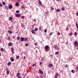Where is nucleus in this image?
I'll list each match as a JSON object with an SVG mask.
<instances>
[{"label": "nucleus", "instance_id": "1", "mask_svg": "<svg viewBox=\"0 0 78 78\" xmlns=\"http://www.w3.org/2000/svg\"><path fill=\"white\" fill-rule=\"evenodd\" d=\"M50 49V47L48 45H46L44 47V50L46 52H47L49 51Z\"/></svg>", "mask_w": 78, "mask_h": 78}, {"label": "nucleus", "instance_id": "2", "mask_svg": "<svg viewBox=\"0 0 78 78\" xmlns=\"http://www.w3.org/2000/svg\"><path fill=\"white\" fill-rule=\"evenodd\" d=\"M74 45L76 47H77L78 46V42L77 41H75L74 42Z\"/></svg>", "mask_w": 78, "mask_h": 78}, {"label": "nucleus", "instance_id": "3", "mask_svg": "<svg viewBox=\"0 0 78 78\" xmlns=\"http://www.w3.org/2000/svg\"><path fill=\"white\" fill-rule=\"evenodd\" d=\"M59 76V73H57L55 75L54 78H57Z\"/></svg>", "mask_w": 78, "mask_h": 78}, {"label": "nucleus", "instance_id": "4", "mask_svg": "<svg viewBox=\"0 0 78 78\" xmlns=\"http://www.w3.org/2000/svg\"><path fill=\"white\" fill-rule=\"evenodd\" d=\"M38 2L39 5H40V6H42V3H41V1L40 0H38Z\"/></svg>", "mask_w": 78, "mask_h": 78}, {"label": "nucleus", "instance_id": "5", "mask_svg": "<svg viewBox=\"0 0 78 78\" xmlns=\"http://www.w3.org/2000/svg\"><path fill=\"white\" fill-rule=\"evenodd\" d=\"M48 67L49 68H51V67H53V64H49L48 66Z\"/></svg>", "mask_w": 78, "mask_h": 78}, {"label": "nucleus", "instance_id": "6", "mask_svg": "<svg viewBox=\"0 0 78 78\" xmlns=\"http://www.w3.org/2000/svg\"><path fill=\"white\" fill-rule=\"evenodd\" d=\"M15 15L17 17H19L20 16H21V14H15Z\"/></svg>", "mask_w": 78, "mask_h": 78}, {"label": "nucleus", "instance_id": "7", "mask_svg": "<svg viewBox=\"0 0 78 78\" xmlns=\"http://www.w3.org/2000/svg\"><path fill=\"white\" fill-rule=\"evenodd\" d=\"M20 40L21 42H23V41L25 40V38H24L23 37H21L20 38Z\"/></svg>", "mask_w": 78, "mask_h": 78}, {"label": "nucleus", "instance_id": "8", "mask_svg": "<svg viewBox=\"0 0 78 78\" xmlns=\"http://www.w3.org/2000/svg\"><path fill=\"white\" fill-rule=\"evenodd\" d=\"M31 32L32 34H36V32H35L34 30H32Z\"/></svg>", "mask_w": 78, "mask_h": 78}, {"label": "nucleus", "instance_id": "9", "mask_svg": "<svg viewBox=\"0 0 78 78\" xmlns=\"http://www.w3.org/2000/svg\"><path fill=\"white\" fill-rule=\"evenodd\" d=\"M39 72L41 73V75H43V74H44L43 72H42V70H39Z\"/></svg>", "mask_w": 78, "mask_h": 78}, {"label": "nucleus", "instance_id": "10", "mask_svg": "<svg viewBox=\"0 0 78 78\" xmlns=\"http://www.w3.org/2000/svg\"><path fill=\"white\" fill-rule=\"evenodd\" d=\"M8 45L9 47H10V46H12V44L10 43H9L8 44Z\"/></svg>", "mask_w": 78, "mask_h": 78}, {"label": "nucleus", "instance_id": "11", "mask_svg": "<svg viewBox=\"0 0 78 78\" xmlns=\"http://www.w3.org/2000/svg\"><path fill=\"white\" fill-rule=\"evenodd\" d=\"M12 6L11 5H9V9H12Z\"/></svg>", "mask_w": 78, "mask_h": 78}, {"label": "nucleus", "instance_id": "12", "mask_svg": "<svg viewBox=\"0 0 78 78\" xmlns=\"http://www.w3.org/2000/svg\"><path fill=\"white\" fill-rule=\"evenodd\" d=\"M8 32L9 34H11L12 33V32L9 30H8Z\"/></svg>", "mask_w": 78, "mask_h": 78}, {"label": "nucleus", "instance_id": "13", "mask_svg": "<svg viewBox=\"0 0 78 78\" xmlns=\"http://www.w3.org/2000/svg\"><path fill=\"white\" fill-rule=\"evenodd\" d=\"M11 61L13 62L14 61V58H11Z\"/></svg>", "mask_w": 78, "mask_h": 78}, {"label": "nucleus", "instance_id": "14", "mask_svg": "<svg viewBox=\"0 0 78 78\" xmlns=\"http://www.w3.org/2000/svg\"><path fill=\"white\" fill-rule=\"evenodd\" d=\"M11 64V62H9L8 63V66H10Z\"/></svg>", "mask_w": 78, "mask_h": 78}, {"label": "nucleus", "instance_id": "15", "mask_svg": "<svg viewBox=\"0 0 78 78\" xmlns=\"http://www.w3.org/2000/svg\"><path fill=\"white\" fill-rule=\"evenodd\" d=\"M61 10L59 9H58L56 10V12H59Z\"/></svg>", "mask_w": 78, "mask_h": 78}, {"label": "nucleus", "instance_id": "16", "mask_svg": "<svg viewBox=\"0 0 78 78\" xmlns=\"http://www.w3.org/2000/svg\"><path fill=\"white\" fill-rule=\"evenodd\" d=\"M24 39L25 41H28V37H25Z\"/></svg>", "mask_w": 78, "mask_h": 78}, {"label": "nucleus", "instance_id": "17", "mask_svg": "<svg viewBox=\"0 0 78 78\" xmlns=\"http://www.w3.org/2000/svg\"><path fill=\"white\" fill-rule=\"evenodd\" d=\"M16 59H19V55L16 56Z\"/></svg>", "mask_w": 78, "mask_h": 78}, {"label": "nucleus", "instance_id": "18", "mask_svg": "<svg viewBox=\"0 0 78 78\" xmlns=\"http://www.w3.org/2000/svg\"><path fill=\"white\" fill-rule=\"evenodd\" d=\"M34 30L35 31H37V30H38V28H35L34 29Z\"/></svg>", "mask_w": 78, "mask_h": 78}, {"label": "nucleus", "instance_id": "19", "mask_svg": "<svg viewBox=\"0 0 78 78\" xmlns=\"http://www.w3.org/2000/svg\"><path fill=\"white\" fill-rule=\"evenodd\" d=\"M12 17H10L9 18V20H10V21L11 20H12Z\"/></svg>", "mask_w": 78, "mask_h": 78}, {"label": "nucleus", "instance_id": "20", "mask_svg": "<svg viewBox=\"0 0 78 78\" xmlns=\"http://www.w3.org/2000/svg\"><path fill=\"white\" fill-rule=\"evenodd\" d=\"M0 50L1 51H4V49H3V48H1L0 49Z\"/></svg>", "mask_w": 78, "mask_h": 78}, {"label": "nucleus", "instance_id": "21", "mask_svg": "<svg viewBox=\"0 0 78 78\" xmlns=\"http://www.w3.org/2000/svg\"><path fill=\"white\" fill-rule=\"evenodd\" d=\"M25 18V16H22L21 17V19H24Z\"/></svg>", "mask_w": 78, "mask_h": 78}, {"label": "nucleus", "instance_id": "22", "mask_svg": "<svg viewBox=\"0 0 78 78\" xmlns=\"http://www.w3.org/2000/svg\"><path fill=\"white\" fill-rule=\"evenodd\" d=\"M14 47H12L11 48V50H14Z\"/></svg>", "mask_w": 78, "mask_h": 78}, {"label": "nucleus", "instance_id": "23", "mask_svg": "<svg viewBox=\"0 0 78 78\" xmlns=\"http://www.w3.org/2000/svg\"><path fill=\"white\" fill-rule=\"evenodd\" d=\"M75 72V71L74 70H71V72H72V73H74Z\"/></svg>", "mask_w": 78, "mask_h": 78}, {"label": "nucleus", "instance_id": "24", "mask_svg": "<svg viewBox=\"0 0 78 78\" xmlns=\"http://www.w3.org/2000/svg\"><path fill=\"white\" fill-rule=\"evenodd\" d=\"M7 75H9V71H8L7 72Z\"/></svg>", "mask_w": 78, "mask_h": 78}, {"label": "nucleus", "instance_id": "25", "mask_svg": "<svg viewBox=\"0 0 78 78\" xmlns=\"http://www.w3.org/2000/svg\"><path fill=\"white\" fill-rule=\"evenodd\" d=\"M16 6H19V3H16Z\"/></svg>", "mask_w": 78, "mask_h": 78}, {"label": "nucleus", "instance_id": "26", "mask_svg": "<svg viewBox=\"0 0 78 78\" xmlns=\"http://www.w3.org/2000/svg\"><path fill=\"white\" fill-rule=\"evenodd\" d=\"M2 3L4 5H5L6 4L5 3V2H2Z\"/></svg>", "mask_w": 78, "mask_h": 78}, {"label": "nucleus", "instance_id": "27", "mask_svg": "<svg viewBox=\"0 0 78 78\" xmlns=\"http://www.w3.org/2000/svg\"><path fill=\"white\" fill-rule=\"evenodd\" d=\"M20 75V73H18L16 75V76H19Z\"/></svg>", "mask_w": 78, "mask_h": 78}, {"label": "nucleus", "instance_id": "28", "mask_svg": "<svg viewBox=\"0 0 78 78\" xmlns=\"http://www.w3.org/2000/svg\"><path fill=\"white\" fill-rule=\"evenodd\" d=\"M74 35L75 36H77V32H75L74 33Z\"/></svg>", "mask_w": 78, "mask_h": 78}, {"label": "nucleus", "instance_id": "29", "mask_svg": "<svg viewBox=\"0 0 78 78\" xmlns=\"http://www.w3.org/2000/svg\"><path fill=\"white\" fill-rule=\"evenodd\" d=\"M72 35H73V33H69V36H72Z\"/></svg>", "mask_w": 78, "mask_h": 78}, {"label": "nucleus", "instance_id": "30", "mask_svg": "<svg viewBox=\"0 0 78 78\" xmlns=\"http://www.w3.org/2000/svg\"><path fill=\"white\" fill-rule=\"evenodd\" d=\"M21 2V0H18L17 3H20Z\"/></svg>", "mask_w": 78, "mask_h": 78}, {"label": "nucleus", "instance_id": "31", "mask_svg": "<svg viewBox=\"0 0 78 78\" xmlns=\"http://www.w3.org/2000/svg\"><path fill=\"white\" fill-rule=\"evenodd\" d=\"M59 53V52L58 51H57L55 52V55H58V54Z\"/></svg>", "mask_w": 78, "mask_h": 78}, {"label": "nucleus", "instance_id": "32", "mask_svg": "<svg viewBox=\"0 0 78 78\" xmlns=\"http://www.w3.org/2000/svg\"><path fill=\"white\" fill-rule=\"evenodd\" d=\"M16 13H19V12H20V11H18V10H17V11H16Z\"/></svg>", "mask_w": 78, "mask_h": 78}, {"label": "nucleus", "instance_id": "33", "mask_svg": "<svg viewBox=\"0 0 78 78\" xmlns=\"http://www.w3.org/2000/svg\"><path fill=\"white\" fill-rule=\"evenodd\" d=\"M41 29H42V28L41 27H39V30L40 31H41Z\"/></svg>", "mask_w": 78, "mask_h": 78}, {"label": "nucleus", "instance_id": "34", "mask_svg": "<svg viewBox=\"0 0 78 78\" xmlns=\"http://www.w3.org/2000/svg\"><path fill=\"white\" fill-rule=\"evenodd\" d=\"M56 47H57V46L55 45H54V48H56Z\"/></svg>", "mask_w": 78, "mask_h": 78}, {"label": "nucleus", "instance_id": "35", "mask_svg": "<svg viewBox=\"0 0 78 78\" xmlns=\"http://www.w3.org/2000/svg\"><path fill=\"white\" fill-rule=\"evenodd\" d=\"M65 67L66 68H67V67H68V65H66V66H65Z\"/></svg>", "mask_w": 78, "mask_h": 78}, {"label": "nucleus", "instance_id": "36", "mask_svg": "<svg viewBox=\"0 0 78 78\" xmlns=\"http://www.w3.org/2000/svg\"><path fill=\"white\" fill-rule=\"evenodd\" d=\"M62 11H64L65 10V8H62Z\"/></svg>", "mask_w": 78, "mask_h": 78}, {"label": "nucleus", "instance_id": "37", "mask_svg": "<svg viewBox=\"0 0 78 78\" xmlns=\"http://www.w3.org/2000/svg\"><path fill=\"white\" fill-rule=\"evenodd\" d=\"M28 44L27 43L26 44H25V46L26 47H27V46H28Z\"/></svg>", "mask_w": 78, "mask_h": 78}, {"label": "nucleus", "instance_id": "38", "mask_svg": "<svg viewBox=\"0 0 78 78\" xmlns=\"http://www.w3.org/2000/svg\"><path fill=\"white\" fill-rule=\"evenodd\" d=\"M11 51L12 53L13 54L14 53V50H11Z\"/></svg>", "mask_w": 78, "mask_h": 78}, {"label": "nucleus", "instance_id": "39", "mask_svg": "<svg viewBox=\"0 0 78 78\" xmlns=\"http://www.w3.org/2000/svg\"><path fill=\"white\" fill-rule=\"evenodd\" d=\"M20 37H17V39H20Z\"/></svg>", "mask_w": 78, "mask_h": 78}, {"label": "nucleus", "instance_id": "40", "mask_svg": "<svg viewBox=\"0 0 78 78\" xmlns=\"http://www.w3.org/2000/svg\"><path fill=\"white\" fill-rule=\"evenodd\" d=\"M66 30L67 31H68V30H69V27H66Z\"/></svg>", "mask_w": 78, "mask_h": 78}, {"label": "nucleus", "instance_id": "41", "mask_svg": "<svg viewBox=\"0 0 78 78\" xmlns=\"http://www.w3.org/2000/svg\"><path fill=\"white\" fill-rule=\"evenodd\" d=\"M21 8H22L23 9V8H24V6H23V5H22V6H21Z\"/></svg>", "mask_w": 78, "mask_h": 78}, {"label": "nucleus", "instance_id": "42", "mask_svg": "<svg viewBox=\"0 0 78 78\" xmlns=\"http://www.w3.org/2000/svg\"><path fill=\"white\" fill-rule=\"evenodd\" d=\"M33 21L34 22H36V19H34Z\"/></svg>", "mask_w": 78, "mask_h": 78}, {"label": "nucleus", "instance_id": "43", "mask_svg": "<svg viewBox=\"0 0 78 78\" xmlns=\"http://www.w3.org/2000/svg\"><path fill=\"white\" fill-rule=\"evenodd\" d=\"M51 9H52V10H53V9H54V8H53V7H51Z\"/></svg>", "mask_w": 78, "mask_h": 78}, {"label": "nucleus", "instance_id": "44", "mask_svg": "<svg viewBox=\"0 0 78 78\" xmlns=\"http://www.w3.org/2000/svg\"><path fill=\"white\" fill-rule=\"evenodd\" d=\"M44 31L45 33H46L47 32V29H45L44 30Z\"/></svg>", "mask_w": 78, "mask_h": 78}, {"label": "nucleus", "instance_id": "45", "mask_svg": "<svg viewBox=\"0 0 78 78\" xmlns=\"http://www.w3.org/2000/svg\"><path fill=\"white\" fill-rule=\"evenodd\" d=\"M76 27L78 26V24L77 23H76Z\"/></svg>", "mask_w": 78, "mask_h": 78}, {"label": "nucleus", "instance_id": "46", "mask_svg": "<svg viewBox=\"0 0 78 78\" xmlns=\"http://www.w3.org/2000/svg\"><path fill=\"white\" fill-rule=\"evenodd\" d=\"M58 35H61V34H60V33H59V32H58Z\"/></svg>", "mask_w": 78, "mask_h": 78}, {"label": "nucleus", "instance_id": "47", "mask_svg": "<svg viewBox=\"0 0 78 78\" xmlns=\"http://www.w3.org/2000/svg\"><path fill=\"white\" fill-rule=\"evenodd\" d=\"M42 62H40V66H41V65H42Z\"/></svg>", "mask_w": 78, "mask_h": 78}, {"label": "nucleus", "instance_id": "48", "mask_svg": "<svg viewBox=\"0 0 78 78\" xmlns=\"http://www.w3.org/2000/svg\"><path fill=\"white\" fill-rule=\"evenodd\" d=\"M76 70H78V66H77V67H76Z\"/></svg>", "mask_w": 78, "mask_h": 78}, {"label": "nucleus", "instance_id": "49", "mask_svg": "<svg viewBox=\"0 0 78 78\" xmlns=\"http://www.w3.org/2000/svg\"><path fill=\"white\" fill-rule=\"evenodd\" d=\"M0 6L1 7H2V4H0Z\"/></svg>", "mask_w": 78, "mask_h": 78}, {"label": "nucleus", "instance_id": "50", "mask_svg": "<svg viewBox=\"0 0 78 78\" xmlns=\"http://www.w3.org/2000/svg\"><path fill=\"white\" fill-rule=\"evenodd\" d=\"M35 46H36V45H37V43H35Z\"/></svg>", "mask_w": 78, "mask_h": 78}, {"label": "nucleus", "instance_id": "51", "mask_svg": "<svg viewBox=\"0 0 78 78\" xmlns=\"http://www.w3.org/2000/svg\"><path fill=\"white\" fill-rule=\"evenodd\" d=\"M0 43H1V44H2V40H1V39H0Z\"/></svg>", "mask_w": 78, "mask_h": 78}, {"label": "nucleus", "instance_id": "52", "mask_svg": "<svg viewBox=\"0 0 78 78\" xmlns=\"http://www.w3.org/2000/svg\"><path fill=\"white\" fill-rule=\"evenodd\" d=\"M52 34L51 33H50V36H51V35H52Z\"/></svg>", "mask_w": 78, "mask_h": 78}, {"label": "nucleus", "instance_id": "53", "mask_svg": "<svg viewBox=\"0 0 78 78\" xmlns=\"http://www.w3.org/2000/svg\"><path fill=\"white\" fill-rule=\"evenodd\" d=\"M76 15L77 16H78V12L76 13Z\"/></svg>", "mask_w": 78, "mask_h": 78}, {"label": "nucleus", "instance_id": "54", "mask_svg": "<svg viewBox=\"0 0 78 78\" xmlns=\"http://www.w3.org/2000/svg\"><path fill=\"white\" fill-rule=\"evenodd\" d=\"M33 67H34V64L32 65Z\"/></svg>", "mask_w": 78, "mask_h": 78}, {"label": "nucleus", "instance_id": "55", "mask_svg": "<svg viewBox=\"0 0 78 78\" xmlns=\"http://www.w3.org/2000/svg\"><path fill=\"white\" fill-rule=\"evenodd\" d=\"M41 78H44L43 77V76H41Z\"/></svg>", "mask_w": 78, "mask_h": 78}, {"label": "nucleus", "instance_id": "56", "mask_svg": "<svg viewBox=\"0 0 78 78\" xmlns=\"http://www.w3.org/2000/svg\"><path fill=\"white\" fill-rule=\"evenodd\" d=\"M24 59H26V57H25V56H24Z\"/></svg>", "mask_w": 78, "mask_h": 78}, {"label": "nucleus", "instance_id": "57", "mask_svg": "<svg viewBox=\"0 0 78 78\" xmlns=\"http://www.w3.org/2000/svg\"><path fill=\"white\" fill-rule=\"evenodd\" d=\"M18 78H20V76L18 77Z\"/></svg>", "mask_w": 78, "mask_h": 78}, {"label": "nucleus", "instance_id": "58", "mask_svg": "<svg viewBox=\"0 0 78 78\" xmlns=\"http://www.w3.org/2000/svg\"><path fill=\"white\" fill-rule=\"evenodd\" d=\"M13 38H14V39L15 38V37L13 36Z\"/></svg>", "mask_w": 78, "mask_h": 78}, {"label": "nucleus", "instance_id": "59", "mask_svg": "<svg viewBox=\"0 0 78 78\" xmlns=\"http://www.w3.org/2000/svg\"><path fill=\"white\" fill-rule=\"evenodd\" d=\"M8 38H9V39H10V37H8Z\"/></svg>", "mask_w": 78, "mask_h": 78}, {"label": "nucleus", "instance_id": "60", "mask_svg": "<svg viewBox=\"0 0 78 78\" xmlns=\"http://www.w3.org/2000/svg\"><path fill=\"white\" fill-rule=\"evenodd\" d=\"M0 56H1V53H0Z\"/></svg>", "mask_w": 78, "mask_h": 78}, {"label": "nucleus", "instance_id": "61", "mask_svg": "<svg viewBox=\"0 0 78 78\" xmlns=\"http://www.w3.org/2000/svg\"><path fill=\"white\" fill-rule=\"evenodd\" d=\"M17 41H18V39H17Z\"/></svg>", "mask_w": 78, "mask_h": 78}, {"label": "nucleus", "instance_id": "62", "mask_svg": "<svg viewBox=\"0 0 78 78\" xmlns=\"http://www.w3.org/2000/svg\"><path fill=\"white\" fill-rule=\"evenodd\" d=\"M58 0V1H59V0Z\"/></svg>", "mask_w": 78, "mask_h": 78}, {"label": "nucleus", "instance_id": "63", "mask_svg": "<svg viewBox=\"0 0 78 78\" xmlns=\"http://www.w3.org/2000/svg\"><path fill=\"white\" fill-rule=\"evenodd\" d=\"M36 63H35V65H36Z\"/></svg>", "mask_w": 78, "mask_h": 78}]
</instances>
